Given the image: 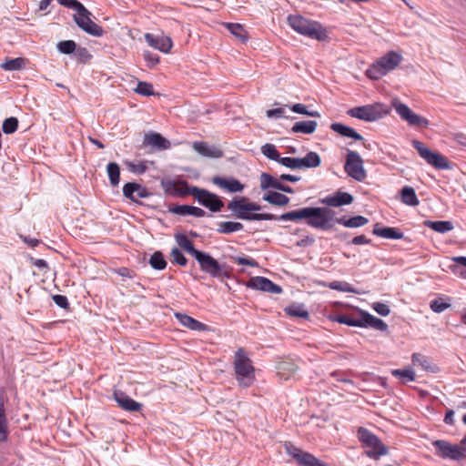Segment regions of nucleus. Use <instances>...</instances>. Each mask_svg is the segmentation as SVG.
Instances as JSON below:
<instances>
[{
  "instance_id": "f257e3e1",
  "label": "nucleus",
  "mask_w": 466,
  "mask_h": 466,
  "mask_svg": "<svg viewBox=\"0 0 466 466\" xmlns=\"http://www.w3.org/2000/svg\"><path fill=\"white\" fill-rule=\"evenodd\" d=\"M321 204L326 205L325 208L308 207L296 209L282 214L279 220L298 221L305 219L306 223L314 228L321 230H329L336 224L335 211L329 207H341L350 205L353 202V197L347 192L337 191L333 195L319 199Z\"/></svg>"
},
{
  "instance_id": "f03ea898",
  "label": "nucleus",
  "mask_w": 466,
  "mask_h": 466,
  "mask_svg": "<svg viewBox=\"0 0 466 466\" xmlns=\"http://www.w3.org/2000/svg\"><path fill=\"white\" fill-rule=\"evenodd\" d=\"M175 239L183 250L195 258L203 272L215 279L230 278L231 268L227 264L219 263L209 253L196 249L192 241L185 234H176Z\"/></svg>"
},
{
  "instance_id": "7ed1b4c3",
  "label": "nucleus",
  "mask_w": 466,
  "mask_h": 466,
  "mask_svg": "<svg viewBox=\"0 0 466 466\" xmlns=\"http://www.w3.org/2000/svg\"><path fill=\"white\" fill-rule=\"evenodd\" d=\"M233 366L238 385L244 388L250 387L255 381V368L243 348L236 350Z\"/></svg>"
},
{
  "instance_id": "20e7f679",
  "label": "nucleus",
  "mask_w": 466,
  "mask_h": 466,
  "mask_svg": "<svg viewBox=\"0 0 466 466\" xmlns=\"http://www.w3.org/2000/svg\"><path fill=\"white\" fill-rule=\"evenodd\" d=\"M288 24L296 32L313 39L322 40L325 35L320 24L301 15H289Z\"/></svg>"
},
{
  "instance_id": "39448f33",
  "label": "nucleus",
  "mask_w": 466,
  "mask_h": 466,
  "mask_svg": "<svg viewBox=\"0 0 466 466\" xmlns=\"http://www.w3.org/2000/svg\"><path fill=\"white\" fill-rule=\"evenodd\" d=\"M347 113L351 117L374 122L387 116L390 113V108L382 103H374L350 108Z\"/></svg>"
},
{
  "instance_id": "423d86ee",
  "label": "nucleus",
  "mask_w": 466,
  "mask_h": 466,
  "mask_svg": "<svg viewBox=\"0 0 466 466\" xmlns=\"http://www.w3.org/2000/svg\"><path fill=\"white\" fill-rule=\"evenodd\" d=\"M358 438L362 445L368 449L366 451L368 457L378 460L380 456L388 453V448L369 430L360 427L358 430Z\"/></svg>"
},
{
  "instance_id": "0eeeda50",
  "label": "nucleus",
  "mask_w": 466,
  "mask_h": 466,
  "mask_svg": "<svg viewBox=\"0 0 466 466\" xmlns=\"http://www.w3.org/2000/svg\"><path fill=\"white\" fill-rule=\"evenodd\" d=\"M401 61V56L395 52H389L380 58L367 70V76L371 79H380L390 71L395 69Z\"/></svg>"
},
{
  "instance_id": "6e6552de",
  "label": "nucleus",
  "mask_w": 466,
  "mask_h": 466,
  "mask_svg": "<svg viewBox=\"0 0 466 466\" xmlns=\"http://www.w3.org/2000/svg\"><path fill=\"white\" fill-rule=\"evenodd\" d=\"M247 205V198L244 197L236 198L228 204V208L231 210L234 215L243 220H277L279 217L270 213H252L249 210L242 209L243 206Z\"/></svg>"
},
{
  "instance_id": "1a4fd4ad",
  "label": "nucleus",
  "mask_w": 466,
  "mask_h": 466,
  "mask_svg": "<svg viewBox=\"0 0 466 466\" xmlns=\"http://www.w3.org/2000/svg\"><path fill=\"white\" fill-rule=\"evenodd\" d=\"M188 193L192 195L198 202L208 208L211 212L220 211L224 207L223 201L214 193L206 189L191 187Z\"/></svg>"
},
{
  "instance_id": "9d476101",
  "label": "nucleus",
  "mask_w": 466,
  "mask_h": 466,
  "mask_svg": "<svg viewBox=\"0 0 466 466\" xmlns=\"http://www.w3.org/2000/svg\"><path fill=\"white\" fill-rule=\"evenodd\" d=\"M345 172L357 181H363L367 177V172L363 166V160L359 153L349 150L344 165Z\"/></svg>"
},
{
  "instance_id": "9b49d317",
  "label": "nucleus",
  "mask_w": 466,
  "mask_h": 466,
  "mask_svg": "<svg viewBox=\"0 0 466 466\" xmlns=\"http://www.w3.org/2000/svg\"><path fill=\"white\" fill-rule=\"evenodd\" d=\"M435 454L442 459L460 461L466 458V449L457 444H451L447 441L437 440L432 442Z\"/></svg>"
},
{
  "instance_id": "f8f14e48",
  "label": "nucleus",
  "mask_w": 466,
  "mask_h": 466,
  "mask_svg": "<svg viewBox=\"0 0 466 466\" xmlns=\"http://www.w3.org/2000/svg\"><path fill=\"white\" fill-rule=\"evenodd\" d=\"M412 146L429 165H431L438 169H447L450 167L449 161L446 157L441 154L431 151L422 142L413 140Z\"/></svg>"
},
{
  "instance_id": "ddd939ff",
  "label": "nucleus",
  "mask_w": 466,
  "mask_h": 466,
  "mask_svg": "<svg viewBox=\"0 0 466 466\" xmlns=\"http://www.w3.org/2000/svg\"><path fill=\"white\" fill-rule=\"evenodd\" d=\"M391 104L401 119L408 122L410 126L419 127H427L429 126L430 123L427 118L412 112L407 105L403 104L399 99H393Z\"/></svg>"
},
{
  "instance_id": "4468645a",
  "label": "nucleus",
  "mask_w": 466,
  "mask_h": 466,
  "mask_svg": "<svg viewBox=\"0 0 466 466\" xmlns=\"http://www.w3.org/2000/svg\"><path fill=\"white\" fill-rule=\"evenodd\" d=\"M285 451L291 456L299 466H327L326 463L316 458L314 455L302 451L291 442L284 444Z\"/></svg>"
},
{
  "instance_id": "2eb2a0df",
  "label": "nucleus",
  "mask_w": 466,
  "mask_h": 466,
  "mask_svg": "<svg viewBox=\"0 0 466 466\" xmlns=\"http://www.w3.org/2000/svg\"><path fill=\"white\" fill-rule=\"evenodd\" d=\"M83 11L84 12L76 13L73 15V19L77 26L90 35L96 37L102 36L105 31L100 25L92 21V13L86 7Z\"/></svg>"
},
{
  "instance_id": "dca6fc26",
  "label": "nucleus",
  "mask_w": 466,
  "mask_h": 466,
  "mask_svg": "<svg viewBox=\"0 0 466 466\" xmlns=\"http://www.w3.org/2000/svg\"><path fill=\"white\" fill-rule=\"evenodd\" d=\"M123 195L132 202L139 203V198H146L150 196L147 187L136 182L126 183L123 187Z\"/></svg>"
},
{
  "instance_id": "f3484780",
  "label": "nucleus",
  "mask_w": 466,
  "mask_h": 466,
  "mask_svg": "<svg viewBox=\"0 0 466 466\" xmlns=\"http://www.w3.org/2000/svg\"><path fill=\"white\" fill-rule=\"evenodd\" d=\"M248 286L249 288L258 289L261 291L269 292L272 294H279L282 291V289L273 283L270 279L265 278V277H254L251 278L248 281Z\"/></svg>"
},
{
  "instance_id": "a211bd4d",
  "label": "nucleus",
  "mask_w": 466,
  "mask_h": 466,
  "mask_svg": "<svg viewBox=\"0 0 466 466\" xmlns=\"http://www.w3.org/2000/svg\"><path fill=\"white\" fill-rule=\"evenodd\" d=\"M213 184L231 193L240 192L244 188V185L234 177H214L212 178Z\"/></svg>"
},
{
  "instance_id": "6ab92c4d",
  "label": "nucleus",
  "mask_w": 466,
  "mask_h": 466,
  "mask_svg": "<svg viewBox=\"0 0 466 466\" xmlns=\"http://www.w3.org/2000/svg\"><path fill=\"white\" fill-rule=\"evenodd\" d=\"M145 39L150 46L163 53H168L172 47V40L168 36H156L147 33L145 35Z\"/></svg>"
},
{
  "instance_id": "aec40b11",
  "label": "nucleus",
  "mask_w": 466,
  "mask_h": 466,
  "mask_svg": "<svg viewBox=\"0 0 466 466\" xmlns=\"http://www.w3.org/2000/svg\"><path fill=\"white\" fill-rule=\"evenodd\" d=\"M144 145L150 146L157 150L168 149L171 146L170 142L167 138L156 132H149L145 135Z\"/></svg>"
},
{
  "instance_id": "412c9836",
  "label": "nucleus",
  "mask_w": 466,
  "mask_h": 466,
  "mask_svg": "<svg viewBox=\"0 0 466 466\" xmlns=\"http://www.w3.org/2000/svg\"><path fill=\"white\" fill-rule=\"evenodd\" d=\"M114 399L117 402V404L125 410L138 411L141 410V403L137 402L121 390L114 391Z\"/></svg>"
},
{
  "instance_id": "4be33fe9",
  "label": "nucleus",
  "mask_w": 466,
  "mask_h": 466,
  "mask_svg": "<svg viewBox=\"0 0 466 466\" xmlns=\"http://www.w3.org/2000/svg\"><path fill=\"white\" fill-rule=\"evenodd\" d=\"M175 317L182 326L191 330L208 331L210 329L208 325L193 319L187 314L177 312L175 313Z\"/></svg>"
},
{
  "instance_id": "5701e85b",
  "label": "nucleus",
  "mask_w": 466,
  "mask_h": 466,
  "mask_svg": "<svg viewBox=\"0 0 466 466\" xmlns=\"http://www.w3.org/2000/svg\"><path fill=\"white\" fill-rule=\"evenodd\" d=\"M277 370L279 377L281 380H288L297 374L299 366L291 360H284L278 364Z\"/></svg>"
},
{
  "instance_id": "b1692460",
  "label": "nucleus",
  "mask_w": 466,
  "mask_h": 466,
  "mask_svg": "<svg viewBox=\"0 0 466 466\" xmlns=\"http://www.w3.org/2000/svg\"><path fill=\"white\" fill-rule=\"evenodd\" d=\"M193 148L201 156L208 157L218 158L223 156L221 149L215 146H208L205 142H195L193 144Z\"/></svg>"
},
{
  "instance_id": "393cba45",
  "label": "nucleus",
  "mask_w": 466,
  "mask_h": 466,
  "mask_svg": "<svg viewBox=\"0 0 466 466\" xmlns=\"http://www.w3.org/2000/svg\"><path fill=\"white\" fill-rule=\"evenodd\" d=\"M5 397L0 391V442H5L8 438V421L5 409Z\"/></svg>"
},
{
  "instance_id": "a878e982",
  "label": "nucleus",
  "mask_w": 466,
  "mask_h": 466,
  "mask_svg": "<svg viewBox=\"0 0 466 466\" xmlns=\"http://www.w3.org/2000/svg\"><path fill=\"white\" fill-rule=\"evenodd\" d=\"M169 211L177 215H190L196 218H202L206 215V211L200 208L188 205H177L169 208Z\"/></svg>"
},
{
  "instance_id": "bb28decb",
  "label": "nucleus",
  "mask_w": 466,
  "mask_h": 466,
  "mask_svg": "<svg viewBox=\"0 0 466 466\" xmlns=\"http://www.w3.org/2000/svg\"><path fill=\"white\" fill-rule=\"evenodd\" d=\"M361 327H370L380 331H385L388 329V325L382 319L367 312L361 313Z\"/></svg>"
},
{
  "instance_id": "cd10ccee",
  "label": "nucleus",
  "mask_w": 466,
  "mask_h": 466,
  "mask_svg": "<svg viewBox=\"0 0 466 466\" xmlns=\"http://www.w3.org/2000/svg\"><path fill=\"white\" fill-rule=\"evenodd\" d=\"M373 234L384 238L400 239L403 238V233L395 228H380V224H376L373 228Z\"/></svg>"
},
{
  "instance_id": "c85d7f7f",
  "label": "nucleus",
  "mask_w": 466,
  "mask_h": 466,
  "mask_svg": "<svg viewBox=\"0 0 466 466\" xmlns=\"http://www.w3.org/2000/svg\"><path fill=\"white\" fill-rule=\"evenodd\" d=\"M330 128L334 132L339 134L342 137L354 138L355 140H362L363 139V137L361 135H360L359 133H357L355 131V129H353L352 127H350L348 126H345L341 123H332L330 126Z\"/></svg>"
},
{
  "instance_id": "c756f323",
  "label": "nucleus",
  "mask_w": 466,
  "mask_h": 466,
  "mask_svg": "<svg viewBox=\"0 0 466 466\" xmlns=\"http://www.w3.org/2000/svg\"><path fill=\"white\" fill-rule=\"evenodd\" d=\"M411 361L413 365L420 366L422 368V370L430 372H437L438 367L433 364L429 358L420 354V353H414L411 356Z\"/></svg>"
},
{
  "instance_id": "7c9ffc66",
  "label": "nucleus",
  "mask_w": 466,
  "mask_h": 466,
  "mask_svg": "<svg viewBox=\"0 0 466 466\" xmlns=\"http://www.w3.org/2000/svg\"><path fill=\"white\" fill-rule=\"evenodd\" d=\"M423 224L425 227L441 234L447 233L453 229V224L451 221L425 220Z\"/></svg>"
},
{
  "instance_id": "2f4dec72",
  "label": "nucleus",
  "mask_w": 466,
  "mask_h": 466,
  "mask_svg": "<svg viewBox=\"0 0 466 466\" xmlns=\"http://www.w3.org/2000/svg\"><path fill=\"white\" fill-rule=\"evenodd\" d=\"M368 222V218L363 216H356L350 218L346 217L336 218L337 224L343 225L346 228H359L366 225Z\"/></svg>"
},
{
  "instance_id": "473e14b6",
  "label": "nucleus",
  "mask_w": 466,
  "mask_h": 466,
  "mask_svg": "<svg viewBox=\"0 0 466 466\" xmlns=\"http://www.w3.org/2000/svg\"><path fill=\"white\" fill-rule=\"evenodd\" d=\"M263 199L272 205L283 207L289 204V198L281 193L269 191L263 196Z\"/></svg>"
},
{
  "instance_id": "72a5a7b5",
  "label": "nucleus",
  "mask_w": 466,
  "mask_h": 466,
  "mask_svg": "<svg viewBox=\"0 0 466 466\" xmlns=\"http://www.w3.org/2000/svg\"><path fill=\"white\" fill-rule=\"evenodd\" d=\"M317 126L318 124L314 120L300 121L293 125L291 131L293 133L312 134L315 132Z\"/></svg>"
},
{
  "instance_id": "f704fd0d",
  "label": "nucleus",
  "mask_w": 466,
  "mask_h": 466,
  "mask_svg": "<svg viewBox=\"0 0 466 466\" xmlns=\"http://www.w3.org/2000/svg\"><path fill=\"white\" fill-rule=\"evenodd\" d=\"M401 201L408 206H418L419 199L413 187L406 186L400 190Z\"/></svg>"
},
{
  "instance_id": "c9c22d12",
  "label": "nucleus",
  "mask_w": 466,
  "mask_h": 466,
  "mask_svg": "<svg viewBox=\"0 0 466 466\" xmlns=\"http://www.w3.org/2000/svg\"><path fill=\"white\" fill-rule=\"evenodd\" d=\"M300 169L303 167L311 168L320 166L321 159L318 153L309 152L304 157L299 158Z\"/></svg>"
},
{
  "instance_id": "e433bc0d",
  "label": "nucleus",
  "mask_w": 466,
  "mask_h": 466,
  "mask_svg": "<svg viewBox=\"0 0 466 466\" xmlns=\"http://www.w3.org/2000/svg\"><path fill=\"white\" fill-rule=\"evenodd\" d=\"M279 180V178H276L269 174L262 173L260 176V187L262 189L272 187L279 190L281 185Z\"/></svg>"
},
{
  "instance_id": "4c0bfd02",
  "label": "nucleus",
  "mask_w": 466,
  "mask_h": 466,
  "mask_svg": "<svg viewBox=\"0 0 466 466\" xmlns=\"http://www.w3.org/2000/svg\"><path fill=\"white\" fill-rule=\"evenodd\" d=\"M106 172L110 180V184L116 187L120 181V167L117 163L110 162L107 164Z\"/></svg>"
},
{
  "instance_id": "58836bf2",
  "label": "nucleus",
  "mask_w": 466,
  "mask_h": 466,
  "mask_svg": "<svg viewBox=\"0 0 466 466\" xmlns=\"http://www.w3.org/2000/svg\"><path fill=\"white\" fill-rule=\"evenodd\" d=\"M285 312L292 317L308 319L309 314L308 310L305 309L304 305L300 304H292L285 309Z\"/></svg>"
},
{
  "instance_id": "ea45409f",
  "label": "nucleus",
  "mask_w": 466,
  "mask_h": 466,
  "mask_svg": "<svg viewBox=\"0 0 466 466\" xmlns=\"http://www.w3.org/2000/svg\"><path fill=\"white\" fill-rule=\"evenodd\" d=\"M226 27L233 35H235L241 42H245L248 40L247 32L244 29L242 25L235 24V23H228V24H226Z\"/></svg>"
},
{
  "instance_id": "a19ab883",
  "label": "nucleus",
  "mask_w": 466,
  "mask_h": 466,
  "mask_svg": "<svg viewBox=\"0 0 466 466\" xmlns=\"http://www.w3.org/2000/svg\"><path fill=\"white\" fill-rule=\"evenodd\" d=\"M243 225L239 222L223 221L218 224V232L222 234H230L235 231L241 230Z\"/></svg>"
},
{
  "instance_id": "79ce46f5",
  "label": "nucleus",
  "mask_w": 466,
  "mask_h": 466,
  "mask_svg": "<svg viewBox=\"0 0 466 466\" xmlns=\"http://www.w3.org/2000/svg\"><path fill=\"white\" fill-rule=\"evenodd\" d=\"M149 264L154 269L162 270L167 267V261L160 251L152 254Z\"/></svg>"
},
{
  "instance_id": "37998d69",
  "label": "nucleus",
  "mask_w": 466,
  "mask_h": 466,
  "mask_svg": "<svg viewBox=\"0 0 466 466\" xmlns=\"http://www.w3.org/2000/svg\"><path fill=\"white\" fill-rule=\"evenodd\" d=\"M391 374L401 380L402 382L414 381L415 372L411 369L393 370Z\"/></svg>"
},
{
  "instance_id": "c03bdc74",
  "label": "nucleus",
  "mask_w": 466,
  "mask_h": 466,
  "mask_svg": "<svg viewBox=\"0 0 466 466\" xmlns=\"http://www.w3.org/2000/svg\"><path fill=\"white\" fill-rule=\"evenodd\" d=\"M25 66V60L22 57L6 60L1 67L7 71L20 70Z\"/></svg>"
},
{
  "instance_id": "a18cd8bd",
  "label": "nucleus",
  "mask_w": 466,
  "mask_h": 466,
  "mask_svg": "<svg viewBox=\"0 0 466 466\" xmlns=\"http://www.w3.org/2000/svg\"><path fill=\"white\" fill-rule=\"evenodd\" d=\"M261 152L268 158L275 160L277 162H279L281 157L276 147L272 144H265L264 146H262Z\"/></svg>"
},
{
  "instance_id": "49530a36",
  "label": "nucleus",
  "mask_w": 466,
  "mask_h": 466,
  "mask_svg": "<svg viewBox=\"0 0 466 466\" xmlns=\"http://www.w3.org/2000/svg\"><path fill=\"white\" fill-rule=\"evenodd\" d=\"M57 49L62 54L70 55L76 51V44L73 40L61 41L57 44Z\"/></svg>"
},
{
  "instance_id": "de8ad7c7",
  "label": "nucleus",
  "mask_w": 466,
  "mask_h": 466,
  "mask_svg": "<svg viewBox=\"0 0 466 466\" xmlns=\"http://www.w3.org/2000/svg\"><path fill=\"white\" fill-rule=\"evenodd\" d=\"M18 127V120L16 117L11 116L6 118L2 126L3 131L5 134H13Z\"/></svg>"
},
{
  "instance_id": "09e8293b",
  "label": "nucleus",
  "mask_w": 466,
  "mask_h": 466,
  "mask_svg": "<svg viewBox=\"0 0 466 466\" xmlns=\"http://www.w3.org/2000/svg\"><path fill=\"white\" fill-rule=\"evenodd\" d=\"M279 163L290 169H300V162L299 157H281Z\"/></svg>"
},
{
  "instance_id": "8fccbe9b",
  "label": "nucleus",
  "mask_w": 466,
  "mask_h": 466,
  "mask_svg": "<svg viewBox=\"0 0 466 466\" xmlns=\"http://www.w3.org/2000/svg\"><path fill=\"white\" fill-rule=\"evenodd\" d=\"M337 321L351 327H361V317L360 319L352 318L349 315H340L337 318Z\"/></svg>"
},
{
  "instance_id": "3c124183",
  "label": "nucleus",
  "mask_w": 466,
  "mask_h": 466,
  "mask_svg": "<svg viewBox=\"0 0 466 466\" xmlns=\"http://www.w3.org/2000/svg\"><path fill=\"white\" fill-rule=\"evenodd\" d=\"M331 289L343 291V292H356L350 284L344 281H332L329 284Z\"/></svg>"
},
{
  "instance_id": "603ef678",
  "label": "nucleus",
  "mask_w": 466,
  "mask_h": 466,
  "mask_svg": "<svg viewBox=\"0 0 466 466\" xmlns=\"http://www.w3.org/2000/svg\"><path fill=\"white\" fill-rule=\"evenodd\" d=\"M291 110L295 113L306 115L314 117H319L320 115L318 111H309L307 106L303 104H295L292 106Z\"/></svg>"
},
{
  "instance_id": "864d4df0",
  "label": "nucleus",
  "mask_w": 466,
  "mask_h": 466,
  "mask_svg": "<svg viewBox=\"0 0 466 466\" xmlns=\"http://www.w3.org/2000/svg\"><path fill=\"white\" fill-rule=\"evenodd\" d=\"M135 91L142 96H151L154 94L153 86L147 82H138Z\"/></svg>"
},
{
  "instance_id": "5fc2aeb1",
  "label": "nucleus",
  "mask_w": 466,
  "mask_h": 466,
  "mask_svg": "<svg viewBox=\"0 0 466 466\" xmlns=\"http://www.w3.org/2000/svg\"><path fill=\"white\" fill-rule=\"evenodd\" d=\"M170 255H171V257L173 258V261L175 263H177V265L182 266V267H185L187 265V259L183 255L181 250L178 249L177 248H173L172 250H171Z\"/></svg>"
},
{
  "instance_id": "6e6d98bb",
  "label": "nucleus",
  "mask_w": 466,
  "mask_h": 466,
  "mask_svg": "<svg viewBox=\"0 0 466 466\" xmlns=\"http://www.w3.org/2000/svg\"><path fill=\"white\" fill-rule=\"evenodd\" d=\"M58 3L63 6L74 9L76 13L84 12L85 6L77 0H58Z\"/></svg>"
},
{
  "instance_id": "4d7b16f0",
  "label": "nucleus",
  "mask_w": 466,
  "mask_h": 466,
  "mask_svg": "<svg viewBox=\"0 0 466 466\" xmlns=\"http://www.w3.org/2000/svg\"><path fill=\"white\" fill-rule=\"evenodd\" d=\"M450 304L444 302L442 299H434L430 303V308L432 311L436 313H441L450 308Z\"/></svg>"
},
{
  "instance_id": "13d9d810",
  "label": "nucleus",
  "mask_w": 466,
  "mask_h": 466,
  "mask_svg": "<svg viewBox=\"0 0 466 466\" xmlns=\"http://www.w3.org/2000/svg\"><path fill=\"white\" fill-rule=\"evenodd\" d=\"M372 309L380 316H388L390 309L388 305L381 302H375L372 304Z\"/></svg>"
},
{
  "instance_id": "bf43d9fd",
  "label": "nucleus",
  "mask_w": 466,
  "mask_h": 466,
  "mask_svg": "<svg viewBox=\"0 0 466 466\" xmlns=\"http://www.w3.org/2000/svg\"><path fill=\"white\" fill-rule=\"evenodd\" d=\"M144 58L147 63V66L153 67L159 63V56L157 54H153L149 51L144 53Z\"/></svg>"
},
{
  "instance_id": "052dcab7",
  "label": "nucleus",
  "mask_w": 466,
  "mask_h": 466,
  "mask_svg": "<svg viewBox=\"0 0 466 466\" xmlns=\"http://www.w3.org/2000/svg\"><path fill=\"white\" fill-rule=\"evenodd\" d=\"M127 166L128 167V168L131 172L137 173V174H143L147 169L146 164H144L142 162L138 163V164H135L132 162H127Z\"/></svg>"
},
{
  "instance_id": "680f3d73",
  "label": "nucleus",
  "mask_w": 466,
  "mask_h": 466,
  "mask_svg": "<svg viewBox=\"0 0 466 466\" xmlns=\"http://www.w3.org/2000/svg\"><path fill=\"white\" fill-rule=\"evenodd\" d=\"M53 300L61 309H67L69 307L68 299L66 296L59 294L54 295Z\"/></svg>"
},
{
  "instance_id": "e2e57ef3",
  "label": "nucleus",
  "mask_w": 466,
  "mask_h": 466,
  "mask_svg": "<svg viewBox=\"0 0 466 466\" xmlns=\"http://www.w3.org/2000/svg\"><path fill=\"white\" fill-rule=\"evenodd\" d=\"M236 263L238 265H246L250 267H257L258 262L254 259L247 258H241V257H235L233 258Z\"/></svg>"
},
{
  "instance_id": "0e129e2a",
  "label": "nucleus",
  "mask_w": 466,
  "mask_h": 466,
  "mask_svg": "<svg viewBox=\"0 0 466 466\" xmlns=\"http://www.w3.org/2000/svg\"><path fill=\"white\" fill-rule=\"evenodd\" d=\"M284 114V109L282 107L269 109L267 111V116L268 117H279L282 116Z\"/></svg>"
},
{
  "instance_id": "69168bd1",
  "label": "nucleus",
  "mask_w": 466,
  "mask_h": 466,
  "mask_svg": "<svg viewBox=\"0 0 466 466\" xmlns=\"http://www.w3.org/2000/svg\"><path fill=\"white\" fill-rule=\"evenodd\" d=\"M351 242L354 245L369 244L370 239L367 238L364 235H360L352 238Z\"/></svg>"
},
{
  "instance_id": "338daca9",
  "label": "nucleus",
  "mask_w": 466,
  "mask_h": 466,
  "mask_svg": "<svg viewBox=\"0 0 466 466\" xmlns=\"http://www.w3.org/2000/svg\"><path fill=\"white\" fill-rule=\"evenodd\" d=\"M454 411L452 410H448L446 411L445 417H444V422L449 425H452L454 423Z\"/></svg>"
},
{
  "instance_id": "774afa93",
  "label": "nucleus",
  "mask_w": 466,
  "mask_h": 466,
  "mask_svg": "<svg viewBox=\"0 0 466 466\" xmlns=\"http://www.w3.org/2000/svg\"><path fill=\"white\" fill-rule=\"evenodd\" d=\"M76 56H77L78 57H81V58H82V57H83V58H89V57H91V56H90L89 52H88V51H87V49H86V48H85V47H79V48H76Z\"/></svg>"
}]
</instances>
